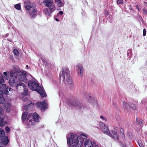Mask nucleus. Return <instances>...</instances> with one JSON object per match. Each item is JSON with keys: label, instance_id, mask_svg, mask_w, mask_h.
<instances>
[{"label": "nucleus", "instance_id": "obj_1", "mask_svg": "<svg viewBox=\"0 0 147 147\" xmlns=\"http://www.w3.org/2000/svg\"><path fill=\"white\" fill-rule=\"evenodd\" d=\"M60 79L62 78L63 82L71 86L73 83L72 79L70 76V71L67 68H63L60 73Z\"/></svg>", "mask_w": 147, "mask_h": 147}, {"label": "nucleus", "instance_id": "obj_2", "mask_svg": "<svg viewBox=\"0 0 147 147\" xmlns=\"http://www.w3.org/2000/svg\"><path fill=\"white\" fill-rule=\"evenodd\" d=\"M67 143L69 147H80V139L77 136H74L73 133H70V136H67Z\"/></svg>", "mask_w": 147, "mask_h": 147}, {"label": "nucleus", "instance_id": "obj_3", "mask_svg": "<svg viewBox=\"0 0 147 147\" xmlns=\"http://www.w3.org/2000/svg\"><path fill=\"white\" fill-rule=\"evenodd\" d=\"M28 86L32 90L37 92L42 97L45 96L46 94L45 91L39 86V84L36 82L30 81L28 82Z\"/></svg>", "mask_w": 147, "mask_h": 147}, {"label": "nucleus", "instance_id": "obj_4", "mask_svg": "<svg viewBox=\"0 0 147 147\" xmlns=\"http://www.w3.org/2000/svg\"><path fill=\"white\" fill-rule=\"evenodd\" d=\"M99 125L104 133L109 136H111L112 134L110 133L108 127L104 123L100 122L99 123Z\"/></svg>", "mask_w": 147, "mask_h": 147}, {"label": "nucleus", "instance_id": "obj_5", "mask_svg": "<svg viewBox=\"0 0 147 147\" xmlns=\"http://www.w3.org/2000/svg\"><path fill=\"white\" fill-rule=\"evenodd\" d=\"M55 9L56 7L55 5L54 4L45 9L44 12L45 14L47 16H49Z\"/></svg>", "mask_w": 147, "mask_h": 147}, {"label": "nucleus", "instance_id": "obj_6", "mask_svg": "<svg viewBox=\"0 0 147 147\" xmlns=\"http://www.w3.org/2000/svg\"><path fill=\"white\" fill-rule=\"evenodd\" d=\"M16 83V88L18 89V87L19 86H20L23 89V94L25 95H27L28 93V91L27 87L25 84L20 81Z\"/></svg>", "mask_w": 147, "mask_h": 147}, {"label": "nucleus", "instance_id": "obj_7", "mask_svg": "<svg viewBox=\"0 0 147 147\" xmlns=\"http://www.w3.org/2000/svg\"><path fill=\"white\" fill-rule=\"evenodd\" d=\"M76 67L78 74L81 77L82 76L84 72V69L82 65L80 63H78L76 65Z\"/></svg>", "mask_w": 147, "mask_h": 147}, {"label": "nucleus", "instance_id": "obj_8", "mask_svg": "<svg viewBox=\"0 0 147 147\" xmlns=\"http://www.w3.org/2000/svg\"><path fill=\"white\" fill-rule=\"evenodd\" d=\"M34 3L30 1H26L24 2L25 8L28 11L31 10L34 7Z\"/></svg>", "mask_w": 147, "mask_h": 147}, {"label": "nucleus", "instance_id": "obj_9", "mask_svg": "<svg viewBox=\"0 0 147 147\" xmlns=\"http://www.w3.org/2000/svg\"><path fill=\"white\" fill-rule=\"evenodd\" d=\"M36 105L37 107L41 109L42 111H44L47 108V104L44 101L37 102L36 103Z\"/></svg>", "mask_w": 147, "mask_h": 147}, {"label": "nucleus", "instance_id": "obj_10", "mask_svg": "<svg viewBox=\"0 0 147 147\" xmlns=\"http://www.w3.org/2000/svg\"><path fill=\"white\" fill-rule=\"evenodd\" d=\"M27 74H26V72L25 71L23 72L18 76V79L20 81L24 82H26L27 81Z\"/></svg>", "mask_w": 147, "mask_h": 147}, {"label": "nucleus", "instance_id": "obj_11", "mask_svg": "<svg viewBox=\"0 0 147 147\" xmlns=\"http://www.w3.org/2000/svg\"><path fill=\"white\" fill-rule=\"evenodd\" d=\"M118 128L117 127L115 128L112 131L113 135H112L111 136H110L115 140H118L119 139L118 135Z\"/></svg>", "mask_w": 147, "mask_h": 147}, {"label": "nucleus", "instance_id": "obj_12", "mask_svg": "<svg viewBox=\"0 0 147 147\" xmlns=\"http://www.w3.org/2000/svg\"><path fill=\"white\" fill-rule=\"evenodd\" d=\"M86 99L90 103L95 105L97 104V101L96 99L94 98H92L90 94H88L86 96Z\"/></svg>", "mask_w": 147, "mask_h": 147}, {"label": "nucleus", "instance_id": "obj_13", "mask_svg": "<svg viewBox=\"0 0 147 147\" xmlns=\"http://www.w3.org/2000/svg\"><path fill=\"white\" fill-rule=\"evenodd\" d=\"M27 13L29 15L31 18H34L35 16L37 15V12L36 10L33 8L31 10H28L27 11Z\"/></svg>", "mask_w": 147, "mask_h": 147}, {"label": "nucleus", "instance_id": "obj_14", "mask_svg": "<svg viewBox=\"0 0 147 147\" xmlns=\"http://www.w3.org/2000/svg\"><path fill=\"white\" fill-rule=\"evenodd\" d=\"M1 92L3 94H5L6 95H8L9 94V92L8 91V88L7 87H6V85L5 84H1Z\"/></svg>", "mask_w": 147, "mask_h": 147}, {"label": "nucleus", "instance_id": "obj_15", "mask_svg": "<svg viewBox=\"0 0 147 147\" xmlns=\"http://www.w3.org/2000/svg\"><path fill=\"white\" fill-rule=\"evenodd\" d=\"M84 145L85 147H92L96 146V145H98L96 144L95 143H94L93 144L91 141L89 139L86 140L84 141Z\"/></svg>", "mask_w": 147, "mask_h": 147}, {"label": "nucleus", "instance_id": "obj_16", "mask_svg": "<svg viewBox=\"0 0 147 147\" xmlns=\"http://www.w3.org/2000/svg\"><path fill=\"white\" fill-rule=\"evenodd\" d=\"M43 3L47 7L54 4L53 0H45L43 1Z\"/></svg>", "mask_w": 147, "mask_h": 147}, {"label": "nucleus", "instance_id": "obj_17", "mask_svg": "<svg viewBox=\"0 0 147 147\" xmlns=\"http://www.w3.org/2000/svg\"><path fill=\"white\" fill-rule=\"evenodd\" d=\"M73 105L78 109H79L82 110H83L84 108V105L80 102H77L75 103V104H74Z\"/></svg>", "mask_w": 147, "mask_h": 147}, {"label": "nucleus", "instance_id": "obj_18", "mask_svg": "<svg viewBox=\"0 0 147 147\" xmlns=\"http://www.w3.org/2000/svg\"><path fill=\"white\" fill-rule=\"evenodd\" d=\"M9 83V85L11 86H13L16 85V83L14 79L13 78H10Z\"/></svg>", "mask_w": 147, "mask_h": 147}, {"label": "nucleus", "instance_id": "obj_19", "mask_svg": "<svg viewBox=\"0 0 147 147\" xmlns=\"http://www.w3.org/2000/svg\"><path fill=\"white\" fill-rule=\"evenodd\" d=\"M32 117L35 121L37 122H39V117L38 115L36 113H34L33 114Z\"/></svg>", "mask_w": 147, "mask_h": 147}, {"label": "nucleus", "instance_id": "obj_20", "mask_svg": "<svg viewBox=\"0 0 147 147\" xmlns=\"http://www.w3.org/2000/svg\"><path fill=\"white\" fill-rule=\"evenodd\" d=\"M10 76L16 78L17 76L18 73L14 70H11L10 71Z\"/></svg>", "mask_w": 147, "mask_h": 147}, {"label": "nucleus", "instance_id": "obj_21", "mask_svg": "<svg viewBox=\"0 0 147 147\" xmlns=\"http://www.w3.org/2000/svg\"><path fill=\"white\" fill-rule=\"evenodd\" d=\"M55 3L59 7H61L64 5V3L60 0L56 1Z\"/></svg>", "mask_w": 147, "mask_h": 147}, {"label": "nucleus", "instance_id": "obj_22", "mask_svg": "<svg viewBox=\"0 0 147 147\" xmlns=\"http://www.w3.org/2000/svg\"><path fill=\"white\" fill-rule=\"evenodd\" d=\"M11 105L9 103H7L4 106V108L7 111L9 112L10 111Z\"/></svg>", "mask_w": 147, "mask_h": 147}, {"label": "nucleus", "instance_id": "obj_23", "mask_svg": "<svg viewBox=\"0 0 147 147\" xmlns=\"http://www.w3.org/2000/svg\"><path fill=\"white\" fill-rule=\"evenodd\" d=\"M13 67L14 69L13 70H14L15 71L17 72L18 74L20 73L21 71L19 68L18 66L15 65H14L13 66Z\"/></svg>", "mask_w": 147, "mask_h": 147}, {"label": "nucleus", "instance_id": "obj_24", "mask_svg": "<svg viewBox=\"0 0 147 147\" xmlns=\"http://www.w3.org/2000/svg\"><path fill=\"white\" fill-rule=\"evenodd\" d=\"M123 107L125 109L128 108L130 107V104H129L125 101H123Z\"/></svg>", "mask_w": 147, "mask_h": 147}, {"label": "nucleus", "instance_id": "obj_25", "mask_svg": "<svg viewBox=\"0 0 147 147\" xmlns=\"http://www.w3.org/2000/svg\"><path fill=\"white\" fill-rule=\"evenodd\" d=\"M3 74L4 75V78L6 80H7L9 77V72H4L3 73Z\"/></svg>", "mask_w": 147, "mask_h": 147}, {"label": "nucleus", "instance_id": "obj_26", "mask_svg": "<svg viewBox=\"0 0 147 147\" xmlns=\"http://www.w3.org/2000/svg\"><path fill=\"white\" fill-rule=\"evenodd\" d=\"M27 113L26 112H24L22 113V120L24 121H25L26 119Z\"/></svg>", "mask_w": 147, "mask_h": 147}, {"label": "nucleus", "instance_id": "obj_27", "mask_svg": "<svg viewBox=\"0 0 147 147\" xmlns=\"http://www.w3.org/2000/svg\"><path fill=\"white\" fill-rule=\"evenodd\" d=\"M3 117H0V121L1 122L0 123V125L1 127L4 126V124L3 123Z\"/></svg>", "mask_w": 147, "mask_h": 147}, {"label": "nucleus", "instance_id": "obj_28", "mask_svg": "<svg viewBox=\"0 0 147 147\" xmlns=\"http://www.w3.org/2000/svg\"><path fill=\"white\" fill-rule=\"evenodd\" d=\"M30 102H29L28 103L27 105H26V106H24L23 107V109L26 111H27L28 109V105H30Z\"/></svg>", "mask_w": 147, "mask_h": 147}, {"label": "nucleus", "instance_id": "obj_29", "mask_svg": "<svg viewBox=\"0 0 147 147\" xmlns=\"http://www.w3.org/2000/svg\"><path fill=\"white\" fill-rule=\"evenodd\" d=\"M14 7L17 9L20 10L21 9L20 5V3L15 5Z\"/></svg>", "mask_w": 147, "mask_h": 147}, {"label": "nucleus", "instance_id": "obj_30", "mask_svg": "<svg viewBox=\"0 0 147 147\" xmlns=\"http://www.w3.org/2000/svg\"><path fill=\"white\" fill-rule=\"evenodd\" d=\"M138 143L140 147H144L140 140H138Z\"/></svg>", "mask_w": 147, "mask_h": 147}, {"label": "nucleus", "instance_id": "obj_31", "mask_svg": "<svg viewBox=\"0 0 147 147\" xmlns=\"http://www.w3.org/2000/svg\"><path fill=\"white\" fill-rule=\"evenodd\" d=\"M18 51L16 49H15L13 50V53L16 55H18Z\"/></svg>", "mask_w": 147, "mask_h": 147}, {"label": "nucleus", "instance_id": "obj_32", "mask_svg": "<svg viewBox=\"0 0 147 147\" xmlns=\"http://www.w3.org/2000/svg\"><path fill=\"white\" fill-rule=\"evenodd\" d=\"M136 123L137 124L139 123L142 125V124L143 123V121L142 119L138 120L137 118Z\"/></svg>", "mask_w": 147, "mask_h": 147}, {"label": "nucleus", "instance_id": "obj_33", "mask_svg": "<svg viewBox=\"0 0 147 147\" xmlns=\"http://www.w3.org/2000/svg\"><path fill=\"white\" fill-rule=\"evenodd\" d=\"M100 118L103 121H106L107 120V118L104 116L101 115L100 116Z\"/></svg>", "mask_w": 147, "mask_h": 147}, {"label": "nucleus", "instance_id": "obj_34", "mask_svg": "<svg viewBox=\"0 0 147 147\" xmlns=\"http://www.w3.org/2000/svg\"><path fill=\"white\" fill-rule=\"evenodd\" d=\"M3 109L0 107V116L2 115H3ZM0 117H1L0 116Z\"/></svg>", "mask_w": 147, "mask_h": 147}, {"label": "nucleus", "instance_id": "obj_35", "mask_svg": "<svg viewBox=\"0 0 147 147\" xmlns=\"http://www.w3.org/2000/svg\"><path fill=\"white\" fill-rule=\"evenodd\" d=\"M81 136L82 138L83 139H85L87 138V135L84 134H82L81 135Z\"/></svg>", "mask_w": 147, "mask_h": 147}, {"label": "nucleus", "instance_id": "obj_36", "mask_svg": "<svg viewBox=\"0 0 147 147\" xmlns=\"http://www.w3.org/2000/svg\"><path fill=\"white\" fill-rule=\"evenodd\" d=\"M136 105L133 104H131V105H130V107H131V109H134L136 108Z\"/></svg>", "mask_w": 147, "mask_h": 147}, {"label": "nucleus", "instance_id": "obj_37", "mask_svg": "<svg viewBox=\"0 0 147 147\" xmlns=\"http://www.w3.org/2000/svg\"><path fill=\"white\" fill-rule=\"evenodd\" d=\"M132 53H131V51L129 49L127 51V55L129 56H131Z\"/></svg>", "mask_w": 147, "mask_h": 147}, {"label": "nucleus", "instance_id": "obj_38", "mask_svg": "<svg viewBox=\"0 0 147 147\" xmlns=\"http://www.w3.org/2000/svg\"><path fill=\"white\" fill-rule=\"evenodd\" d=\"M22 99L23 100L24 102L26 101L27 102H28V101L29 102V100L26 97H23Z\"/></svg>", "mask_w": 147, "mask_h": 147}, {"label": "nucleus", "instance_id": "obj_39", "mask_svg": "<svg viewBox=\"0 0 147 147\" xmlns=\"http://www.w3.org/2000/svg\"><path fill=\"white\" fill-rule=\"evenodd\" d=\"M5 130L6 133H8L10 131V129L8 127H5Z\"/></svg>", "mask_w": 147, "mask_h": 147}, {"label": "nucleus", "instance_id": "obj_40", "mask_svg": "<svg viewBox=\"0 0 147 147\" xmlns=\"http://www.w3.org/2000/svg\"><path fill=\"white\" fill-rule=\"evenodd\" d=\"M142 12L145 15L146 14L147 11L146 8H144L143 9Z\"/></svg>", "mask_w": 147, "mask_h": 147}, {"label": "nucleus", "instance_id": "obj_41", "mask_svg": "<svg viewBox=\"0 0 147 147\" xmlns=\"http://www.w3.org/2000/svg\"><path fill=\"white\" fill-rule=\"evenodd\" d=\"M117 1L118 4H121L123 3V0H117Z\"/></svg>", "mask_w": 147, "mask_h": 147}, {"label": "nucleus", "instance_id": "obj_42", "mask_svg": "<svg viewBox=\"0 0 147 147\" xmlns=\"http://www.w3.org/2000/svg\"><path fill=\"white\" fill-rule=\"evenodd\" d=\"M146 34V30L145 28L143 30V36H145Z\"/></svg>", "mask_w": 147, "mask_h": 147}, {"label": "nucleus", "instance_id": "obj_43", "mask_svg": "<svg viewBox=\"0 0 147 147\" xmlns=\"http://www.w3.org/2000/svg\"><path fill=\"white\" fill-rule=\"evenodd\" d=\"M136 8L138 10L140 11L141 9V8L140 6V5H137L136 6Z\"/></svg>", "mask_w": 147, "mask_h": 147}, {"label": "nucleus", "instance_id": "obj_44", "mask_svg": "<svg viewBox=\"0 0 147 147\" xmlns=\"http://www.w3.org/2000/svg\"><path fill=\"white\" fill-rule=\"evenodd\" d=\"M4 80L3 79H0V83L1 84H3V83L4 82Z\"/></svg>", "mask_w": 147, "mask_h": 147}, {"label": "nucleus", "instance_id": "obj_45", "mask_svg": "<svg viewBox=\"0 0 147 147\" xmlns=\"http://www.w3.org/2000/svg\"><path fill=\"white\" fill-rule=\"evenodd\" d=\"M63 13L62 11H60L58 13V15L60 14L61 15H62L63 14Z\"/></svg>", "mask_w": 147, "mask_h": 147}, {"label": "nucleus", "instance_id": "obj_46", "mask_svg": "<svg viewBox=\"0 0 147 147\" xmlns=\"http://www.w3.org/2000/svg\"><path fill=\"white\" fill-rule=\"evenodd\" d=\"M139 18L140 20L141 21L142 20V17L140 15H138Z\"/></svg>", "mask_w": 147, "mask_h": 147}, {"label": "nucleus", "instance_id": "obj_47", "mask_svg": "<svg viewBox=\"0 0 147 147\" xmlns=\"http://www.w3.org/2000/svg\"><path fill=\"white\" fill-rule=\"evenodd\" d=\"M18 88V89H20V90H23V89L22 88H22V87L21 86H19V87Z\"/></svg>", "mask_w": 147, "mask_h": 147}, {"label": "nucleus", "instance_id": "obj_48", "mask_svg": "<svg viewBox=\"0 0 147 147\" xmlns=\"http://www.w3.org/2000/svg\"><path fill=\"white\" fill-rule=\"evenodd\" d=\"M129 9L130 10H132V7L131 5H129Z\"/></svg>", "mask_w": 147, "mask_h": 147}, {"label": "nucleus", "instance_id": "obj_49", "mask_svg": "<svg viewBox=\"0 0 147 147\" xmlns=\"http://www.w3.org/2000/svg\"><path fill=\"white\" fill-rule=\"evenodd\" d=\"M8 90L9 92V91L11 92V91H13V90L11 88H9V90Z\"/></svg>", "mask_w": 147, "mask_h": 147}, {"label": "nucleus", "instance_id": "obj_50", "mask_svg": "<svg viewBox=\"0 0 147 147\" xmlns=\"http://www.w3.org/2000/svg\"><path fill=\"white\" fill-rule=\"evenodd\" d=\"M55 20L56 21H57L58 22L59 21L58 19V18H55Z\"/></svg>", "mask_w": 147, "mask_h": 147}, {"label": "nucleus", "instance_id": "obj_51", "mask_svg": "<svg viewBox=\"0 0 147 147\" xmlns=\"http://www.w3.org/2000/svg\"><path fill=\"white\" fill-rule=\"evenodd\" d=\"M144 4L146 5L147 6V2H144Z\"/></svg>", "mask_w": 147, "mask_h": 147}, {"label": "nucleus", "instance_id": "obj_52", "mask_svg": "<svg viewBox=\"0 0 147 147\" xmlns=\"http://www.w3.org/2000/svg\"><path fill=\"white\" fill-rule=\"evenodd\" d=\"M106 15L107 16L108 15V13L107 12L106 13Z\"/></svg>", "mask_w": 147, "mask_h": 147}, {"label": "nucleus", "instance_id": "obj_53", "mask_svg": "<svg viewBox=\"0 0 147 147\" xmlns=\"http://www.w3.org/2000/svg\"><path fill=\"white\" fill-rule=\"evenodd\" d=\"M29 121L30 122H32V121H31V120H30H30H29Z\"/></svg>", "mask_w": 147, "mask_h": 147}, {"label": "nucleus", "instance_id": "obj_54", "mask_svg": "<svg viewBox=\"0 0 147 147\" xmlns=\"http://www.w3.org/2000/svg\"><path fill=\"white\" fill-rule=\"evenodd\" d=\"M26 67H27L28 69V65H26Z\"/></svg>", "mask_w": 147, "mask_h": 147}, {"label": "nucleus", "instance_id": "obj_55", "mask_svg": "<svg viewBox=\"0 0 147 147\" xmlns=\"http://www.w3.org/2000/svg\"><path fill=\"white\" fill-rule=\"evenodd\" d=\"M123 146L124 147H126V146L125 145V146Z\"/></svg>", "mask_w": 147, "mask_h": 147}, {"label": "nucleus", "instance_id": "obj_56", "mask_svg": "<svg viewBox=\"0 0 147 147\" xmlns=\"http://www.w3.org/2000/svg\"><path fill=\"white\" fill-rule=\"evenodd\" d=\"M127 0H125V1H127Z\"/></svg>", "mask_w": 147, "mask_h": 147}, {"label": "nucleus", "instance_id": "obj_57", "mask_svg": "<svg viewBox=\"0 0 147 147\" xmlns=\"http://www.w3.org/2000/svg\"><path fill=\"white\" fill-rule=\"evenodd\" d=\"M27 120H28V118H27Z\"/></svg>", "mask_w": 147, "mask_h": 147}, {"label": "nucleus", "instance_id": "obj_58", "mask_svg": "<svg viewBox=\"0 0 147 147\" xmlns=\"http://www.w3.org/2000/svg\"><path fill=\"white\" fill-rule=\"evenodd\" d=\"M146 109L147 110V107H146Z\"/></svg>", "mask_w": 147, "mask_h": 147}]
</instances>
